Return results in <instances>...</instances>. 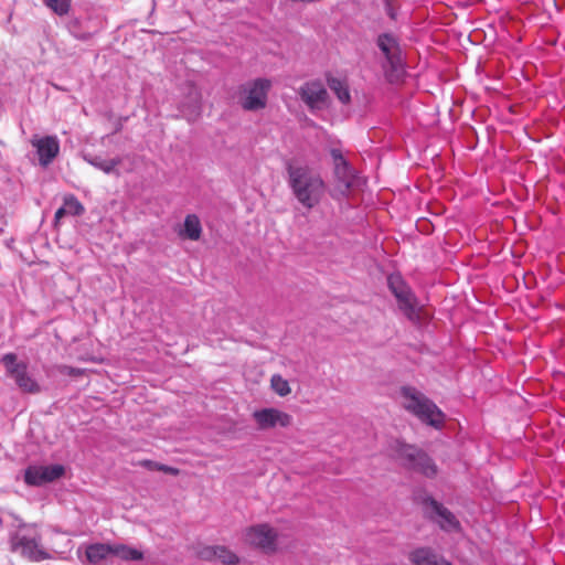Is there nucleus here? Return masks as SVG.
Returning a JSON list of instances; mask_svg holds the SVG:
<instances>
[{
    "label": "nucleus",
    "mask_w": 565,
    "mask_h": 565,
    "mask_svg": "<svg viewBox=\"0 0 565 565\" xmlns=\"http://www.w3.org/2000/svg\"><path fill=\"white\" fill-rule=\"evenodd\" d=\"M326 162L332 169V181L329 186L330 195L338 201L349 198L355 184L356 175L343 150L337 146L326 149Z\"/></svg>",
    "instance_id": "1"
},
{
    "label": "nucleus",
    "mask_w": 565,
    "mask_h": 565,
    "mask_svg": "<svg viewBox=\"0 0 565 565\" xmlns=\"http://www.w3.org/2000/svg\"><path fill=\"white\" fill-rule=\"evenodd\" d=\"M403 407L420 422L434 427L441 428L445 423V414L426 395L411 386L401 388Z\"/></svg>",
    "instance_id": "2"
},
{
    "label": "nucleus",
    "mask_w": 565,
    "mask_h": 565,
    "mask_svg": "<svg viewBox=\"0 0 565 565\" xmlns=\"http://www.w3.org/2000/svg\"><path fill=\"white\" fill-rule=\"evenodd\" d=\"M11 551L32 562L50 558L42 544L41 533L35 524L21 523L9 536Z\"/></svg>",
    "instance_id": "3"
},
{
    "label": "nucleus",
    "mask_w": 565,
    "mask_h": 565,
    "mask_svg": "<svg viewBox=\"0 0 565 565\" xmlns=\"http://www.w3.org/2000/svg\"><path fill=\"white\" fill-rule=\"evenodd\" d=\"M394 457L401 461L407 470L417 472L426 478L433 479L438 473V467L434 459L423 449L396 440L392 445Z\"/></svg>",
    "instance_id": "4"
},
{
    "label": "nucleus",
    "mask_w": 565,
    "mask_h": 565,
    "mask_svg": "<svg viewBox=\"0 0 565 565\" xmlns=\"http://www.w3.org/2000/svg\"><path fill=\"white\" fill-rule=\"evenodd\" d=\"M289 184L297 200L306 207H312L318 202L317 179L312 170L298 162L288 163Z\"/></svg>",
    "instance_id": "5"
},
{
    "label": "nucleus",
    "mask_w": 565,
    "mask_h": 565,
    "mask_svg": "<svg viewBox=\"0 0 565 565\" xmlns=\"http://www.w3.org/2000/svg\"><path fill=\"white\" fill-rule=\"evenodd\" d=\"M7 375L14 380L17 386L24 393L36 394L41 391L38 381L29 373L28 363L18 361L15 353H6L0 358Z\"/></svg>",
    "instance_id": "6"
},
{
    "label": "nucleus",
    "mask_w": 565,
    "mask_h": 565,
    "mask_svg": "<svg viewBox=\"0 0 565 565\" xmlns=\"http://www.w3.org/2000/svg\"><path fill=\"white\" fill-rule=\"evenodd\" d=\"M271 82L266 78H256L242 87L241 105L245 110H259L267 104V95Z\"/></svg>",
    "instance_id": "7"
},
{
    "label": "nucleus",
    "mask_w": 565,
    "mask_h": 565,
    "mask_svg": "<svg viewBox=\"0 0 565 565\" xmlns=\"http://www.w3.org/2000/svg\"><path fill=\"white\" fill-rule=\"evenodd\" d=\"M244 540L247 544L273 553L277 548V532L268 524H257L245 530Z\"/></svg>",
    "instance_id": "8"
},
{
    "label": "nucleus",
    "mask_w": 565,
    "mask_h": 565,
    "mask_svg": "<svg viewBox=\"0 0 565 565\" xmlns=\"http://www.w3.org/2000/svg\"><path fill=\"white\" fill-rule=\"evenodd\" d=\"M65 472L62 465H31L24 470V482L30 487H41L60 479Z\"/></svg>",
    "instance_id": "9"
},
{
    "label": "nucleus",
    "mask_w": 565,
    "mask_h": 565,
    "mask_svg": "<svg viewBox=\"0 0 565 565\" xmlns=\"http://www.w3.org/2000/svg\"><path fill=\"white\" fill-rule=\"evenodd\" d=\"M31 146L35 149L41 167H49L60 153V140L56 136L34 135L30 139Z\"/></svg>",
    "instance_id": "10"
},
{
    "label": "nucleus",
    "mask_w": 565,
    "mask_h": 565,
    "mask_svg": "<svg viewBox=\"0 0 565 565\" xmlns=\"http://www.w3.org/2000/svg\"><path fill=\"white\" fill-rule=\"evenodd\" d=\"M388 287L396 297L401 310L412 318L415 315V297L399 275H391L387 279Z\"/></svg>",
    "instance_id": "11"
},
{
    "label": "nucleus",
    "mask_w": 565,
    "mask_h": 565,
    "mask_svg": "<svg viewBox=\"0 0 565 565\" xmlns=\"http://www.w3.org/2000/svg\"><path fill=\"white\" fill-rule=\"evenodd\" d=\"M254 418L262 429L276 426L287 427L291 424V416L276 408H264L254 413Z\"/></svg>",
    "instance_id": "12"
},
{
    "label": "nucleus",
    "mask_w": 565,
    "mask_h": 565,
    "mask_svg": "<svg viewBox=\"0 0 565 565\" xmlns=\"http://www.w3.org/2000/svg\"><path fill=\"white\" fill-rule=\"evenodd\" d=\"M377 45L391 68L397 71L402 66L401 49L397 40L392 34L384 33L379 35Z\"/></svg>",
    "instance_id": "13"
},
{
    "label": "nucleus",
    "mask_w": 565,
    "mask_h": 565,
    "mask_svg": "<svg viewBox=\"0 0 565 565\" xmlns=\"http://www.w3.org/2000/svg\"><path fill=\"white\" fill-rule=\"evenodd\" d=\"M425 503L436 513L438 519H434L443 530L455 531L460 527V524L456 516L443 504L437 502L433 498L426 499Z\"/></svg>",
    "instance_id": "14"
},
{
    "label": "nucleus",
    "mask_w": 565,
    "mask_h": 565,
    "mask_svg": "<svg viewBox=\"0 0 565 565\" xmlns=\"http://www.w3.org/2000/svg\"><path fill=\"white\" fill-rule=\"evenodd\" d=\"M326 82L328 88L334 94V96L342 105H350L351 92L347 77L332 75L329 73L326 75Z\"/></svg>",
    "instance_id": "15"
},
{
    "label": "nucleus",
    "mask_w": 565,
    "mask_h": 565,
    "mask_svg": "<svg viewBox=\"0 0 565 565\" xmlns=\"http://www.w3.org/2000/svg\"><path fill=\"white\" fill-rule=\"evenodd\" d=\"M200 556L205 561H218L225 565H233L238 562L236 554L224 546H206L201 550Z\"/></svg>",
    "instance_id": "16"
},
{
    "label": "nucleus",
    "mask_w": 565,
    "mask_h": 565,
    "mask_svg": "<svg viewBox=\"0 0 565 565\" xmlns=\"http://www.w3.org/2000/svg\"><path fill=\"white\" fill-rule=\"evenodd\" d=\"M114 544L94 543L85 547V555L92 565H100L109 556H113Z\"/></svg>",
    "instance_id": "17"
},
{
    "label": "nucleus",
    "mask_w": 565,
    "mask_h": 565,
    "mask_svg": "<svg viewBox=\"0 0 565 565\" xmlns=\"http://www.w3.org/2000/svg\"><path fill=\"white\" fill-rule=\"evenodd\" d=\"M441 557L429 547H419L412 551L408 555V559L414 565H438Z\"/></svg>",
    "instance_id": "18"
},
{
    "label": "nucleus",
    "mask_w": 565,
    "mask_h": 565,
    "mask_svg": "<svg viewBox=\"0 0 565 565\" xmlns=\"http://www.w3.org/2000/svg\"><path fill=\"white\" fill-rule=\"evenodd\" d=\"M85 160L89 164L95 167L96 169L102 170L103 172H105L107 174H111V173H115L117 175L119 174V172L116 169L119 166V163L121 162V159L119 157L113 158V159H104L102 157H90V158L85 157Z\"/></svg>",
    "instance_id": "19"
},
{
    "label": "nucleus",
    "mask_w": 565,
    "mask_h": 565,
    "mask_svg": "<svg viewBox=\"0 0 565 565\" xmlns=\"http://www.w3.org/2000/svg\"><path fill=\"white\" fill-rule=\"evenodd\" d=\"M301 99L311 109L318 108V82L307 83L300 90Z\"/></svg>",
    "instance_id": "20"
},
{
    "label": "nucleus",
    "mask_w": 565,
    "mask_h": 565,
    "mask_svg": "<svg viewBox=\"0 0 565 565\" xmlns=\"http://www.w3.org/2000/svg\"><path fill=\"white\" fill-rule=\"evenodd\" d=\"M113 556L124 561H140L143 558V553L125 544H114Z\"/></svg>",
    "instance_id": "21"
},
{
    "label": "nucleus",
    "mask_w": 565,
    "mask_h": 565,
    "mask_svg": "<svg viewBox=\"0 0 565 565\" xmlns=\"http://www.w3.org/2000/svg\"><path fill=\"white\" fill-rule=\"evenodd\" d=\"M202 232L201 222L194 214H190L184 220V234L188 238L196 241Z\"/></svg>",
    "instance_id": "22"
},
{
    "label": "nucleus",
    "mask_w": 565,
    "mask_h": 565,
    "mask_svg": "<svg viewBox=\"0 0 565 565\" xmlns=\"http://www.w3.org/2000/svg\"><path fill=\"white\" fill-rule=\"evenodd\" d=\"M63 206L68 215L79 216L84 213L83 204L74 195L65 196Z\"/></svg>",
    "instance_id": "23"
},
{
    "label": "nucleus",
    "mask_w": 565,
    "mask_h": 565,
    "mask_svg": "<svg viewBox=\"0 0 565 565\" xmlns=\"http://www.w3.org/2000/svg\"><path fill=\"white\" fill-rule=\"evenodd\" d=\"M68 32L78 40H88L92 36L89 31H85L82 28V22L78 19H72L67 22Z\"/></svg>",
    "instance_id": "24"
},
{
    "label": "nucleus",
    "mask_w": 565,
    "mask_h": 565,
    "mask_svg": "<svg viewBox=\"0 0 565 565\" xmlns=\"http://www.w3.org/2000/svg\"><path fill=\"white\" fill-rule=\"evenodd\" d=\"M44 3L56 14L64 15L68 12L71 0H43Z\"/></svg>",
    "instance_id": "25"
},
{
    "label": "nucleus",
    "mask_w": 565,
    "mask_h": 565,
    "mask_svg": "<svg viewBox=\"0 0 565 565\" xmlns=\"http://www.w3.org/2000/svg\"><path fill=\"white\" fill-rule=\"evenodd\" d=\"M271 387L280 396H286L290 393L289 384L280 375H273Z\"/></svg>",
    "instance_id": "26"
},
{
    "label": "nucleus",
    "mask_w": 565,
    "mask_h": 565,
    "mask_svg": "<svg viewBox=\"0 0 565 565\" xmlns=\"http://www.w3.org/2000/svg\"><path fill=\"white\" fill-rule=\"evenodd\" d=\"M191 114L198 116L200 114L201 105H200V96L198 92L194 89V94L191 96Z\"/></svg>",
    "instance_id": "27"
},
{
    "label": "nucleus",
    "mask_w": 565,
    "mask_h": 565,
    "mask_svg": "<svg viewBox=\"0 0 565 565\" xmlns=\"http://www.w3.org/2000/svg\"><path fill=\"white\" fill-rule=\"evenodd\" d=\"M156 467H157V470L163 471V472L172 475V476H177L179 473V470L177 468H173L170 466H166L162 463H156Z\"/></svg>",
    "instance_id": "28"
},
{
    "label": "nucleus",
    "mask_w": 565,
    "mask_h": 565,
    "mask_svg": "<svg viewBox=\"0 0 565 565\" xmlns=\"http://www.w3.org/2000/svg\"><path fill=\"white\" fill-rule=\"evenodd\" d=\"M65 215H68L67 212L65 211L64 206L62 205L60 209L56 210L55 212V215H54V223L55 224H58L61 222V220L65 216Z\"/></svg>",
    "instance_id": "29"
},
{
    "label": "nucleus",
    "mask_w": 565,
    "mask_h": 565,
    "mask_svg": "<svg viewBox=\"0 0 565 565\" xmlns=\"http://www.w3.org/2000/svg\"><path fill=\"white\" fill-rule=\"evenodd\" d=\"M319 96H320V107L327 102L328 99V93L326 89H322L320 88V93H319Z\"/></svg>",
    "instance_id": "30"
},
{
    "label": "nucleus",
    "mask_w": 565,
    "mask_h": 565,
    "mask_svg": "<svg viewBox=\"0 0 565 565\" xmlns=\"http://www.w3.org/2000/svg\"><path fill=\"white\" fill-rule=\"evenodd\" d=\"M156 463L157 462H153V461H150V460L142 461V466L148 468V469H150V470H157Z\"/></svg>",
    "instance_id": "31"
},
{
    "label": "nucleus",
    "mask_w": 565,
    "mask_h": 565,
    "mask_svg": "<svg viewBox=\"0 0 565 565\" xmlns=\"http://www.w3.org/2000/svg\"><path fill=\"white\" fill-rule=\"evenodd\" d=\"M438 565H452L450 562L446 561L445 558H440V562Z\"/></svg>",
    "instance_id": "32"
},
{
    "label": "nucleus",
    "mask_w": 565,
    "mask_h": 565,
    "mask_svg": "<svg viewBox=\"0 0 565 565\" xmlns=\"http://www.w3.org/2000/svg\"><path fill=\"white\" fill-rule=\"evenodd\" d=\"M67 370H68L67 374H70V375H73V374H75V371H74V369L67 367Z\"/></svg>",
    "instance_id": "33"
}]
</instances>
